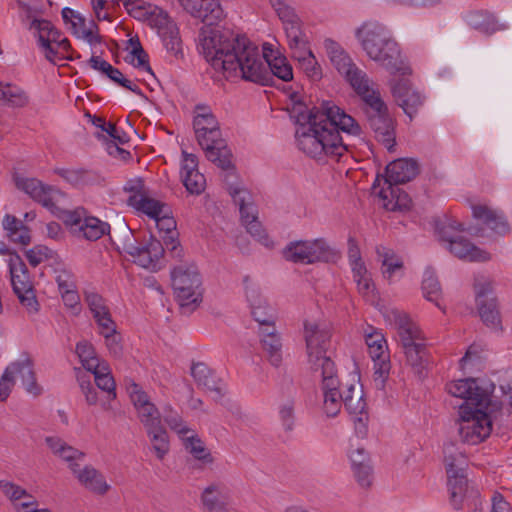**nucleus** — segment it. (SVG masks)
Returning <instances> with one entry per match:
<instances>
[{
  "label": "nucleus",
  "instance_id": "34",
  "mask_svg": "<svg viewBox=\"0 0 512 512\" xmlns=\"http://www.w3.org/2000/svg\"><path fill=\"white\" fill-rule=\"evenodd\" d=\"M128 202L137 210L143 212L154 220L160 216L167 207H169L167 204L150 198L144 194L132 195L129 197Z\"/></svg>",
  "mask_w": 512,
  "mask_h": 512
},
{
  "label": "nucleus",
  "instance_id": "53",
  "mask_svg": "<svg viewBox=\"0 0 512 512\" xmlns=\"http://www.w3.org/2000/svg\"><path fill=\"white\" fill-rule=\"evenodd\" d=\"M29 264L38 266L43 261L53 257V251L45 245H36L25 252Z\"/></svg>",
  "mask_w": 512,
  "mask_h": 512
},
{
  "label": "nucleus",
  "instance_id": "11",
  "mask_svg": "<svg viewBox=\"0 0 512 512\" xmlns=\"http://www.w3.org/2000/svg\"><path fill=\"white\" fill-rule=\"evenodd\" d=\"M304 338L312 370L324 371V366H326L325 360L334 363L329 356L325 355L331 338L328 326L305 321Z\"/></svg>",
  "mask_w": 512,
  "mask_h": 512
},
{
  "label": "nucleus",
  "instance_id": "51",
  "mask_svg": "<svg viewBox=\"0 0 512 512\" xmlns=\"http://www.w3.org/2000/svg\"><path fill=\"white\" fill-rule=\"evenodd\" d=\"M1 95L5 96V104L10 106L23 107L28 102L25 92L16 86H11L10 84L5 85Z\"/></svg>",
  "mask_w": 512,
  "mask_h": 512
},
{
  "label": "nucleus",
  "instance_id": "63",
  "mask_svg": "<svg viewBox=\"0 0 512 512\" xmlns=\"http://www.w3.org/2000/svg\"><path fill=\"white\" fill-rule=\"evenodd\" d=\"M93 11L99 21L110 20V10L116 9L112 6L111 0H91Z\"/></svg>",
  "mask_w": 512,
  "mask_h": 512
},
{
  "label": "nucleus",
  "instance_id": "31",
  "mask_svg": "<svg viewBox=\"0 0 512 512\" xmlns=\"http://www.w3.org/2000/svg\"><path fill=\"white\" fill-rule=\"evenodd\" d=\"M228 192L235 204L239 206L241 220L244 224L257 220L255 207L251 202V194L244 187L229 185Z\"/></svg>",
  "mask_w": 512,
  "mask_h": 512
},
{
  "label": "nucleus",
  "instance_id": "36",
  "mask_svg": "<svg viewBox=\"0 0 512 512\" xmlns=\"http://www.w3.org/2000/svg\"><path fill=\"white\" fill-rule=\"evenodd\" d=\"M61 36V32L57 29L50 34L49 46L53 53L50 54L48 53V49H44L45 56L49 61H55L56 59H72L70 52L73 51L71 49L70 42L67 38H62Z\"/></svg>",
  "mask_w": 512,
  "mask_h": 512
},
{
  "label": "nucleus",
  "instance_id": "2",
  "mask_svg": "<svg viewBox=\"0 0 512 512\" xmlns=\"http://www.w3.org/2000/svg\"><path fill=\"white\" fill-rule=\"evenodd\" d=\"M296 97L291 95L293 104L288 110L297 125V146L311 158L341 157L352 146L350 138L362 135L359 123L333 103L323 101L309 109Z\"/></svg>",
  "mask_w": 512,
  "mask_h": 512
},
{
  "label": "nucleus",
  "instance_id": "8",
  "mask_svg": "<svg viewBox=\"0 0 512 512\" xmlns=\"http://www.w3.org/2000/svg\"><path fill=\"white\" fill-rule=\"evenodd\" d=\"M176 299L184 313L193 311L202 298V279L195 265H179L171 272Z\"/></svg>",
  "mask_w": 512,
  "mask_h": 512
},
{
  "label": "nucleus",
  "instance_id": "24",
  "mask_svg": "<svg viewBox=\"0 0 512 512\" xmlns=\"http://www.w3.org/2000/svg\"><path fill=\"white\" fill-rule=\"evenodd\" d=\"M385 185H399L413 180L419 173V165L413 159H397L386 166Z\"/></svg>",
  "mask_w": 512,
  "mask_h": 512
},
{
  "label": "nucleus",
  "instance_id": "20",
  "mask_svg": "<svg viewBox=\"0 0 512 512\" xmlns=\"http://www.w3.org/2000/svg\"><path fill=\"white\" fill-rule=\"evenodd\" d=\"M370 59L377 62L393 75H407L411 72L401 54L399 44L393 38L388 40L382 48H379V55L373 56Z\"/></svg>",
  "mask_w": 512,
  "mask_h": 512
},
{
  "label": "nucleus",
  "instance_id": "5",
  "mask_svg": "<svg viewBox=\"0 0 512 512\" xmlns=\"http://www.w3.org/2000/svg\"><path fill=\"white\" fill-rule=\"evenodd\" d=\"M359 96L368 106L365 114L375 139L389 152H393L396 146V124L389 115L387 105L382 100L380 92L371 87L367 92L360 93Z\"/></svg>",
  "mask_w": 512,
  "mask_h": 512
},
{
  "label": "nucleus",
  "instance_id": "61",
  "mask_svg": "<svg viewBox=\"0 0 512 512\" xmlns=\"http://www.w3.org/2000/svg\"><path fill=\"white\" fill-rule=\"evenodd\" d=\"M0 488L2 489L3 493L13 501H17L24 498L25 496H29L25 489L5 480H0Z\"/></svg>",
  "mask_w": 512,
  "mask_h": 512
},
{
  "label": "nucleus",
  "instance_id": "41",
  "mask_svg": "<svg viewBox=\"0 0 512 512\" xmlns=\"http://www.w3.org/2000/svg\"><path fill=\"white\" fill-rule=\"evenodd\" d=\"M166 50L176 58L183 57L182 41L178 28L174 24L167 25L161 32Z\"/></svg>",
  "mask_w": 512,
  "mask_h": 512
},
{
  "label": "nucleus",
  "instance_id": "16",
  "mask_svg": "<svg viewBox=\"0 0 512 512\" xmlns=\"http://www.w3.org/2000/svg\"><path fill=\"white\" fill-rule=\"evenodd\" d=\"M355 36L369 58L379 55V48L392 38L383 24L373 20L364 22L356 30Z\"/></svg>",
  "mask_w": 512,
  "mask_h": 512
},
{
  "label": "nucleus",
  "instance_id": "28",
  "mask_svg": "<svg viewBox=\"0 0 512 512\" xmlns=\"http://www.w3.org/2000/svg\"><path fill=\"white\" fill-rule=\"evenodd\" d=\"M261 344L269 362L278 367L282 362V342L275 325L261 327Z\"/></svg>",
  "mask_w": 512,
  "mask_h": 512
},
{
  "label": "nucleus",
  "instance_id": "26",
  "mask_svg": "<svg viewBox=\"0 0 512 512\" xmlns=\"http://www.w3.org/2000/svg\"><path fill=\"white\" fill-rule=\"evenodd\" d=\"M70 468L81 485L90 492L104 495L110 489V485L106 482L103 474L94 467L87 465L83 469L78 470V464H71Z\"/></svg>",
  "mask_w": 512,
  "mask_h": 512
},
{
  "label": "nucleus",
  "instance_id": "57",
  "mask_svg": "<svg viewBox=\"0 0 512 512\" xmlns=\"http://www.w3.org/2000/svg\"><path fill=\"white\" fill-rule=\"evenodd\" d=\"M286 36L289 40L290 45H304V40H307L300 28L299 20L292 22L291 24L284 25Z\"/></svg>",
  "mask_w": 512,
  "mask_h": 512
},
{
  "label": "nucleus",
  "instance_id": "30",
  "mask_svg": "<svg viewBox=\"0 0 512 512\" xmlns=\"http://www.w3.org/2000/svg\"><path fill=\"white\" fill-rule=\"evenodd\" d=\"M378 196L384 201V207L391 211L409 210L412 205L410 196L403 191L398 185H386L382 187Z\"/></svg>",
  "mask_w": 512,
  "mask_h": 512
},
{
  "label": "nucleus",
  "instance_id": "38",
  "mask_svg": "<svg viewBox=\"0 0 512 512\" xmlns=\"http://www.w3.org/2000/svg\"><path fill=\"white\" fill-rule=\"evenodd\" d=\"M48 447L55 455H58L63 460L75 464L73 461L83 459L85 454L72 446H69L62 439L57 437H47L45 439Z\"/></svg>",
  "mask_w": 512,
  "mask_h": 512
},
{
  "label": "nucleus",
  "instance_id": "15",
  "mask_svg": "<svg viewBox=\"0 0 512 512\" xmlns=\"http://www.w3.org/2000/svg\"><path fill=\"white\" fill-rule=\"evenodd\" d=\"M127 391L145 431L163 425L159 409L150 401L148 394L137 383L131 382L127 386Z\"/></svg>",
  "mask_w": 512,
  "mask_h": 512
},
{
  "label": "nucleus",
  "instance_id": "33",
  "mask_svg": "<svg viewBox=\"0 0 512 512\" xmlns=\"http://www.w3.org/2000/svg\"><path fill=\"white\" fill-rule=\"evenodd\" d=\"M344 406L350 414L358 415L366 412V401L361 386L354 383L346 384L343 390Z\"/></svg>",
  "mask_w": 512,
  "mask_h": 512
},
{
  "label": "nucleus",
  "instance_id": "22",
  "mask_svg": "<svg viewBox=\"0 0 512 512\" xmlns=\"http://www.w3.org/2000/svg\"><path fill=\"white\" fill-rule=\"evenodd\" d=\"M15 184L18 189L24 191L33 200L39 202L44 207L50 210L55 208V199L60 194L59 190L52 186L45 185L35 178L16 177Z\"/></svg>",
  "mask_w": 512,
  "mask_h": 512
},
{
  "label": "nucleus",
  "instance_id": "12",
  "mask_svg": "<svg viewBox=\"0 0 512 512\" xmlns=\"http://www.w3.org/2000/svg\"><path fill=\"white\" fill-rule=\"evenodd\" d=\"M182 8L193 17L200 18L202 22L205 24L204 27L201 28L199 33V41L201 47V53L203 54L202 49V32L207 31H220L218 28H212V26L217 25L224 18V11L219 3V0H178ZM227 30H221V32H226Z\"/></svg>",
  "mask_w": 512,
  "mask_h": 512
},
{
  "label": "nucleus",
  "instance_id": "48",
  "mask_svg": "<svg viewBox=\"0 0 512 512\" xmlns=\"http://www.w3.org/2000/svg\"><path fill=\"white\" fill-rule=\"evenodd\" d=\"M365 341L372 359H379V356L387 354V343L382 333L371 332L366 335Z\"/></svg>",
  "mask_w": 512,
  "mask_h": 512
},
{
  "label": "nucleus",
  "instance_id": "3",
  "mask_svg": "<svg viewBox=\"0 0 512 512\" xmlns=\"http://www.w3.org/2000/svg\"><path fill=\"white\" fill-rule=\"evenodd\" d=\"M447 392L464 402L459 406L458 434L461 441L477 445L492 432V420L488 414L491 404L490 390L479 385L477 378H465L447 384Z\"/></svg>",
  "mask_w": 512,
  "mask_h": 512
},
{
  "label": "nucleus",
  "instance_id": "6",
  "mask_svg": "<svg viewBox=\"0 0 512 512\" xmlns=\"http://www.w3.org/2000/svg\"><path fill=\"white\" fill-rule=\"evenodd\" d=\"M395 326L407 363L422 376L429 364V354L419 327L404 313L396 312Z\"/></svg>",
  "mask_w": 512,
  "mask_h": 512
},
{
  "label": "nucleus",
  "instance_id": "55",
  "mask_svg": "<svg viewBox=\"0 0 512 512\" xmlns=\"http://www.w3.org/2000/svg\"><path fill=\"white\" fill-rule=\"evenodd\" d=\"M280 419L285 431H292L295 424V403L288 400L281 405L279 410Z\"/></svg>",
  "mask_w": 512,
  "mask_h": 512
},
{
  "label": "nucleus",
  "instance_id": "19",
  "mask_svg": "<svg viewBox=\"0 0 512 512\" xmlns=\"http://www.w3.org/2000/svg\"><path fill=\"white\" fill-rule=\"evenodd\" d=\"M391 92L396 103L411 119L423 105L424 97L413 89L411 83L406 79L392 81Z\"/></svg>",
  "mask_w": 512,
  "mask_h": 512
},
{
  "label": "nucleus",
  "instance_id": "32",
  "mask_svg": "<svg viewBox=\"0 0 512 512\" xmlns=\"http://www.w3.org/2000/svg\"><path fill=\"white\" fill-rule=\"evenodd\" d=\"M376 253L381 258L382 274L386 279L391 280L396 274L403 275V261L393 250L379 246L376 248Z\"/></svg>",
  "mask_w": 512,
  "mask_h": 512
},
{
  "label": "nucleus",
  "instance_id": "39",
  "mask_svg": "<svg viewBox=\"0 0 512 512\" xmlns=\"http://www.w3.org/2000/svg\"><path fill=\"white\" fill-rule=\"evenodd\" d=\"M146 433L151 442L153 452L156 454L158 459L162 460L170 449L169 437L166 428L162 425L146 430Z\"/></svg>",
  "mask_w": 512,
  "mask_h": 512
},
{
  "label": "nucleus",
  "instance_id": "58",
  "mask_svg": "<svg viewBox=\"0 0 512 512\" xmlns=\"http://www.w3.org/2000/svg\"><path fill=\"white\" fill-rule=\"evenodd\" d=\"M171 209L167 207L155 221L158 229L165 232V234H172L176 232V221L171 215Z\"/></svg>",
  "mask_w": 512,
  "mask_h": 512
},
{
  "label": "nucleus",
  "instance_id": "49",
  "mask_svg": "<svg viewBox=\"0 0 512 512\" xmlns=\"http://www.w3.org/2000/svg\"><path fill=\"white\" fill-rule=\"evenodd\" d=\"M77 381L88 405H96L98 402L97 390L93 387L91 377L88 373L77 369Z\"/></svg>",
  "mask_w": 512,
  "mask_h": 512
},
{
  "label": "nucleus",
  "instance_id": "18",
  "mask_svg": "<svg viewBox=\"0 0 512 512\" xmlns=\"http://www.w3.org/2000/svg\"><path fill=\"white\" fill-rule=\"evenodd\" d=\"M230 490L220 481L212 482L201 492L200 502L205 512H230Z\"/></svg>",
  "mask_w": 512,
  "mask_h": 512
},
{
  "label": "nucleus",
  "instance_id": "56",
  "mask_svg": "<svg viewBox=\"0 0 512 512\" xmlns=\"http://www.w3.org/2000/svg\"><path fill=\"white\" fill-rule=\"evenodd\" d=\"M85 302L87 303L93 317L109 310L105 304L104 298L96 292H85Z\"/></svg>",
  "mask_w": 512,
  "mask_h": 512
},
{
  "label": "nucleus",
  "instance_id": "1",
  "mask_svg": "<svg viewBox=\"0 0 512 512\" xmlns=\"http://www.w3.org/2000/svg\"><path fill=\"white\" fill-rule=\"evenodd\" d=\"M202 49L206 61L226 79L241 76L242 79L263 86L270 85L273 76L283 81L293 79L291 65L285 57L270 58L264 45L263 56L247 37L231 31H203Z\"/></svg>",
  "mask_w": 512,
  "mask_h": 512
},
{
  "label": "nucleus",
  "instance_id": "35",
  "mask_svg": "<svg viewBox=\"0 0 512 512\" xmlns=\"http://www.w3.org/2000/svg\"><path fill=\"white\" fill-rule=\"evenodd\" d=\"M246 295L250 303L251 314L255 321L262 327L273 325L272 316L267 313L268 307L266 302L261 299L258 290L255 288L248 289V287H246Z\"/></svg>",
  "mask_w": 512,
  "mask_h": 512
},
{
  "label": "nucleus",
  "instance_id": "27",
  "mask_svg": "<svg viewBox=\"0 0 512 512\" xmlns=\"http://www.w3.org/2000/svg\"><path fill=\"white\" fill-rule=\"evenodd\" d=\"M191 375L199 387L214 392L216 400L221 399L225 395L222 380L205 363H194L191 367Z\"/></svg>",
  "mask_w": 512,
  "mask_h": 512
},
{
  "label": "nucleus",
  "instance_id": "54",
  "mask_svg": "<svg viewBox=\"0 0 512 512\" xmlns=\"http://www.w3.org/2000/svg\"><path fill=\"white\" fill-rule=\"evenodd\" d=\"M300 68L311 81H318L322 78L321 67L318 64L313 53H309L304 61L299 63Z\"/></svg>",
  "mask_w": 512,
  "mask_h": 512
},
{
  "label": "nucleus",
  "instance_id": "10",
  "mask_svg": "<svg viewBox=\"0 0 512 512\" xmlns=\"http://www.w3.org/2000/svg\"><path fill=\"white\" fill-rule=\"evenodd\" d=\"M62 219L74 236L88 241H96L110 231V225L107 222L88 216L83 207L63 211Z\"/></svg>",
  "mask_w": 512,
  "mask_h": 512
},
{
  "label": "nucleus",
  "instance_id": "7",
  "mask_svg": "<svg viewBox=\"0 0 512 512\" xmlns=\"http://www.w3.org/2000/svg\"><path fill=\"white\" fill-rule=\"evenodd\" d=\"M443 453L448 478L449 502L455 510H460L468 492L466 476L468 460L465 453L454 442L446 443Z\"/></svg>",
  "mask_w": 512,
  "mask_h": 512
},
{
  "label": "nucleus",
  "instance_id": "42",
  "mask_svg": "<svg viewBox=\"0 0 512 512\" xmlns=\"http://www.w3.org/2000/svg\"><path fill=\"white\" fill-rule=\"evenodd\" d=\"M184 445L193 457L203 464H212L214 462L211 452L197 435L187 437Z\"/></svg>",
  "mask_w": 512,
  "mask_h": 512
},
{
  "label": "nucleus",
  "instance_id": "29",
  "mask_svg": "<svg viewBox=\"0 0 512 512\" xmlns=\"http://www.w3.org/2000/svg\"><path fill=\"white\" fill-rule=\"evenodd\" d=\"M88 63L91 68L102 72L110 80H112L113 82L122 86L123 88H126L137 95H140V96L143 95V93L138 85H136V84L132 83L130 80L126 79L123 76L122 72L118 68L113 67L106 60L101 59L99 56L93 55L89 59Z\"/></svg>",
  "mask_w": 512,
  "mask_h": 512
},
{
  "label": "nucleus",
  "instance_id": "52",
  "mask_svg": "<svg viewBox=\"0 0 512 512\" xmlns=\"http://www.w3.org/2000/svg\"><path fill=\"white\" fill-rule=\"evenodd\" d=\"M164 421L167 423V425L177 432L179 435H186L188 432H190V429L185 425L182 417L174 411L170 406H167L164 409Z\"/></svg>",
  "mask_w": 512,
  "mask_h": 512
},
{
  "label": "nucleus",
  "instance_id": "13",
  "mask_svg": "<svg viewBox=\"0 0 512 512\" xmlns=\"http://www.w3.org/2000/svg\"><path fill=\"white\" fill-rule=\"evenodd\" d=\"M125 252L133 258V262L143 268L154 270L158 260L164 254L162 243L150 235L145 243H138L132 236L124 243Z\"/></svg>",
  "mask_w": 512,
  "mask_h": 512
},
{
  "label": "nucleus",
  "instance_id": "37",
  "mask_svg": "<svg viewBox=\"0 0 512 512\" xmlns=\"http://www.w3.org/2000/svg\"><path fill=\"white\" fill-rule=\"evenodd\" d=\"M17 362L21 364V369L17 370V374L21 375L25 390L35 397L39 396L42 393V387L37 383L32 359L26 355L23 360Z\"/></svg>",
  "mask_w": 512,
  "mask_h": 512
},
{
  "label": "nucleus",
  "instance_id": "62",
  "mask_svg": "<svg viewBox=\"0 0 512 512\" xmlns=\"http://www.w3.org/2000/svg\"><path fill=\"white\" fill-rule=\"evenodd\" d=\"M374 361V375L375 380L378 378L381 379V382L384 383L387 379L390 371V361L389 355L384 354L379 356V359H372Z\"/></svg>",
  "mask_w": 512,
  "mask_h": 512
},
{
  "label": "nucleus",
  "instance_id": "4",
  "mask_svg": "<svg viewBox=\"0 0 512 512\" xmlns=\"http://www.w3.org/2000/svg\"><path fill=\"white\" fill-rule=\"evenodd\" d=\"M195 109L193 128L206 158L222 170L234 169L232 152L221 137L219 123L211 109L204 105H197Z\"/></svg>",
  "mask_w": 512,
  "mask_h": 512
},
{
  "label": "nucleus",
  "instance_id": "14",
  "mask_svg": "<svg viewBox=\"0 0 512 512\" xmlns=\"http://www.w3.org/2000/svg\"><path fill=\"white\" fill-rule=\"evenodd\" d=\"M326 366L321 372L322 389L324 394V412L328 417H335L344 404L343 390L337 377V370L334 363L325 360Z\"/></svg>",
  "mask_w": 512,
  "mask_h": 512
},
{
  "label": "nucleus",
  "instance_id": "60",
  "mask_svg": "<svg viewBox=\"0 0 512 512\" xmlns=\"http://www.w3.org/2000/svg\"><path fill=\"white\" fill-rule=\"evenodd\" d=\"M130 55L132 56L130 63H132L137 68H142L145 71L153 74L149 65V56L142 46L132 49L130 51Z\"/></svg>",
  "mask_w": 512,
  "mask_h": 512
},
{
  "label": "nucleus",
  "instance_id": "40",
  "mask_svg": "<svg viewBox=\"0 0 512 512\" xmlns=\"http://www.w3.org/2000/svg\"><path fill=\"white\" fill-rule=\"evenodd\" d=\"M422 291L428 301L435 303L437 307L441 308L439 303L442 295L441 286L434 270L431 268H427L424 272Z\"/></svg>",
  "mask_w": 512,
  "mask_h": 512
},
{
  "label": "nucleus",
  "instance_id": "23",
  "mask_svg": "<svg viewBox=\"0 0 512 512\" xmlns=\"http://www.w3.org/2000/svg\"><path fill=\"white\" fill-rule=\"evenodd\" d=\"M476 288V301L479 315L487 326L497 328L500 325V316L497 310L496 299L489 297L492 287L489 282L479 284Z\"/></svg>",
  "mask_w": 512,
  "mask_h": 512
},
{
  "label": "nucleus",
  "instance_id": "9",
  "mask_svg": "<svg viewBox=\"0 0 512 512\" xmlns=\"http://www.w3.org/2000/svg\"><path fill=\"white\" fill-rule=\"evenodd\" d=\"M282 255L285 260L296 264L329 263L340 258L339 252L323 238L291 241L283 249Z\"/></svg>",
  "mask_w": 512,
  "mask_h": 512
},
{
  "label": "nucleus",
  "instance_id": "44",
  "mask_svg": "<svg viewBox=\"0 0 512 512\" xmlns=\"http://www.w3.org/2000/svg\"><path fill=\"white\" fill-rule=\"evenodd\" d=\"M21 369V364L18 362H12L4 371L0 378V402H5L14 385L15 378L14 375L17 374V370Z\"/></svg>",
  "mask_w": 512,
  "mask_h": 512
},
{
  "label": "nucleus",
  "instance_id": "43",
  "mask_svg": "<svg viewBox=\"0 0 512 512\" xmlns=\"http://www.w3.org/2000/svg\"><path fill=\"white\" fill-rule=\"evenodd\" d=\"M470 24L476 30H479L487 35H491L502 27L498 25L496 18L493 15L475 12L470 15Z\"/></svg>",
  "mask_w": 512,
  "mask_h": 512
},
{
  "label": "nucleus",
  "instance_id": "17",
  "mask_svg": "<svg viewBox=\"0 0 512 512\" xmlns=\"http://www.w3.org/2000/svg\"><path fill=\"white\" fill-rule=\"evenodd\" d=\"M438 235L440 240L448 243L450 252L459 259L475 262L490 260V254L487 251L480 249L462 236L454 237L449 234L443 224H438Z\"/></svg>",
  "mask_w": 512,
  "mask_h": 512
},
{
  "label": "nucleus",
  "instance_id": "21",
  "mask_svg": "<svg viewBox=\"0 0 512 512\" xmlns=\"http://www.w3.org/2000/svg\"><path fill=\"white\" fill-rule=\"evenodd\" d=\"M331 62L336 67L339 73L345 75L347 81L359 95L360 93L367 92L370 86V80L366 73L356 67L348 54L343 50L340 54L334 55Z\"/></svg>",
  "mask_w": 512,
  "mask_h": 512
},
{
  "label": "nucleus",
  "instance_id": "45",
  "mask_svg": "<svg viewBox=\"0 0 512 512\" xmlns=\"http://www.w3.org/2000/svg\"><path fill=\"white\" fill-rule=\"evenodd\" d=\"M29 29H35L38 33V41L40 45L44 49H48V53H53L49 46V38L50 34H52L53 31H56V28L52 25V23L48 20H40L38 18H34L30 22Z\"/></svg>",
  "mask_w": 512,
  "mask_h": 512
},
{
  "label": "nucleus",
  "instance_id": "50",
  "mask_svg": "<svg viewBox=\"0 0 512 512\" xmlns=\"http://www.w3.org/2000/svg\"><path fill=\"white\" fill-rule=\"evenodd\" d=\"M94 381L99 389L108 393L112 398H116L115 381L111 376L108 366H103L102 370L95 373Z\"/></svg>",
  "mask_w": 512,
  "mask_h": 512
},
{
  "label": "nucleus",
  "instance_id": "25",
  "mask_svg": "<svg viewBox=\"0 0 512 512\" xmlns=\"http://www.w3.org/2000/svg\"><path fill=\"white\" fill-rule=\"evenodd\" d=\"M471 208L473 217L494 233L504 236L510 232V225L503 213L482 204L472 205Z\"/></svg>",
  "mask_w": 512,
  "mask_h": 512
},
{
  "label": "nucleus",
  "instance_id": "59",
  "mask_svg": "<svg viewBox=\"0 0 512 512\" xmlns=\"http://www.w3.org/2000/svg\"><path fill=\"white\" fill-rule=\"evenodd\" d=\"M18 6L21 10L20 16L22 20L32 21L38 15L43 13V7L36 2H25L24 0H17Z\"/></svg>",
  "mask_w": 512,
  "mask_h": 512
},
{
  "label": "nucleus",
  "instance_id": "46",
  "mask_svg": "<svg viewBox=\"0 0 512 512\" xmlns=\"http://www.w3.org/2000/svg\"><path fill=\"white\" fill-rule=\"evenodd\" d=\"M181 178L183 185L190 194L200 195L205 190L206 179L199 170L194 172H183Z\"/></svg>",
  "mask_w": 512,
  "mask_h": 512
},
{
  "label": "nucleus",
  "instance_id": "64",
  "mask_svg": "<svg viewBox=\"0 0 512 512\" xmlns=\"http://www.w3.org/2000/svg\"><path fill=\"white\" fill-rule=\"evenodd\" d=\"M358 484L363 488H368L372 484L373 471L370 463L362 465L353 470Z\"/></svg>",
  "mask_w": 512,
  "mask_h": 512
},
{
  "label": "nucleus",
  "instance_id": "47",
  "mask_svg": "<svg viewBox=\"0 0 512 512\" xmlns=\"http://www.w3.org/2000/svg\"><path fill=\"white\" fill-rule=\"evenodd\" d=\"M124 8L137 20H145L152 14V5L143 0H123Z\"/></svg>",
  "mask_w": 512,
  "mask_h": 512
}]
</instances>
